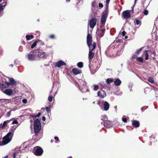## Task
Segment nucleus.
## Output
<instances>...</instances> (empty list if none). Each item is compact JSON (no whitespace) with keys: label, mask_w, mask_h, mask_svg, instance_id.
Returning a JSON list of instances; mask_svg holds the SVG:
<instances>
[{"label":"nucleus","mask_w":158,"mask_h":158,"mask_svg":"<svg viewBox=\"0 0 158 158\" xmlns=\"http://www.w3.org/2000/svg\"><path fill=\"white\" fill-rule=\"evenodd\" d=\"M110 0H106V9L103 12L101 19V23H105L108 14V5Z\"/></svg>","instance_id":"nucleus-1"},{"label":"nucleus","mask_w":158,"mask_h":158,"mask_svg":"<svg viewBox=\"0 0 158 158\" xmlns=\"http://www.w3.org/2000/svg\"><path fill=\"white\" fill-rule=\"evenodd\" d=\"M34 132L37 135L41 129V123L39 119H37L34 121Z\"/></svg>","instance_id":"nucleus-2"},{"label":"nucleus","mask_w":158,"mask_h":158,"mask_svg":"<svg viewBox=\"0 0 158 158\" xmlns=\"http://www.w3.org/2000/svg\"><path fill=\"white\" fill-rule=\"evenodd\" d=\"M96 47V44L94 42L93 44L92 48H89V53L88 59L89 62L90 63L94 56V53L93 52V50Z\"/></svg>","instance_id":"nucleus-3"},{"label":"nucleus","mask_w":158,"mask_h":158,"mask_svg":"<svg viewBox=\"0 0 158 158\" xmlns=\"http://www.w3.org/2000/svg\"><path fill=\"white\" fill-rule=\"evenodd\" d=\"M37 50H35L30 52L29 53H27L26 55V57L28 60L31 61L34 60L35 59Z\"/></svg>","instance_id":"nucleus-4"},{"label":"nucleus","mask_w":158,"mask_h":158,"mask_svg":"<svg viewBox=\"0 0 158 158\" xmlns=\"http://www.w3.org/2000/svg\"><path fill=\"white\" fill-rule=\"evenodd\" d=\"M43 152L42 148L40 146L35 147L34 148L33 153L36 156H41L43 154Z\"/></svg>","instance_id":"nucleus-5"},{"label":"nucleus","mask_w":158,"mask_h":158,"mask_svg":"<svg viewBox=\"0 0 158 158\" xmlns=\"http://www.w3.org/2000/svg\"><path fill=\"white\" fill-rule=\"evenodd\" d=\"M36 50H37V51L35 59L39 60L42 58H43L44 59L46 58L47 56L46 55L45 52H40L39 49H36Z\"/></svg>","instance_id":"nucleus-6"},{"label":"nucleus","mask_w":158,"mask_h":158,"mask_svg":"<svg viewBox=\"0 0 158 158\" xmlns=\"http://www.w3.org/2000/svg\"><path fill=\"white\" fill-rule=\"evenodd\" d=\"M92 37L91 35L88 34L87 36V44L89 48H92L91 46L92 44Z\"/></svg>","instance_id":"nucleus-7"},{"label":"nucleus","mask_w":158,"mask_h":158,"mask_svg":"<svg viewBox=\"0 0 158 158\" xmlns=\"http://www.w3.org/2000/svg\"><path fill=\"white\" fill-rule=\"evenodd\" d=\"M122 16L124 19H128L131 17V14L129 10H126L124 11L122 14Z\"/></svg>","instance_id":"nucleus-8"},{"label":"nucleus","mask_w":158,"mask_h":158,"mask_svg":"<svg viewBox=\"0 0 158 158\" xmlns=\"http://www.w3.org/2000/svg\"><path fill=\"white\" fill-rule=\"evenodd\" d=\"M97 19L95 18H92L89 20V24L90 27L91 28H93L95 26L97 23Z\"/></svg>","instance_id":"nucleus-9"},{"label":"nucleus","mask_w":158,"mask_h":158,"mask_svg":"<svg viewBox=\"0 0 158 158\" xmlns=\"http://www.w3.org/2000/svg\"><path fill=\"white\" fill-rule=\"evenodd\" d=\"M98 96L100 98H102L105 97L106 94V93L103 90H101V91H99L97 93Z\"/></svg>","instance_id":"nucleus-10"},{"label":"nucleus","mask_w":158,"mask_h":158,"mask_svg":"<svg viewBox=\"0 0 158 158\" xmlns=\"http://www.w3.org/2000/svg\"><path fill=\"white\" fill-rule=\"evenodd\" d=\"M66 63L62 60H60L57 62L55 65V66L60 68L61 66L62 65H65Z\"/></svg>","instance_id":"nucleus-11"},{"label":"nucleus","mask_w":158,"mask_h":158,"mask_svg":"<svg viewBox=\"0 0 158 158\" xmlns=\"http://www.w3.org/2000/svg\"><path fill=\"white\" fill-rule=\"evenodd\" d=\"M131 122H132V126L134 127L137 128L139 126L140 123L138 121L133 120L131 121Z\"/></svg>","instance_id":"nucleus-12"},{"label":"nucleus","mask_w":158,"mask_h":158,"mask_svg":"<svg viewBox=\"0 0 158 158\" xmlns=\"http://www.w3.org/2000/svg\"><path fill=\"white\" fill-rule=\"evenodd\" d=\"M3 142L4 144H6L9 143L11 140V139L6 136H4L3 138Z\"/></svg>","instance_id":"nucleus-13"},{"label":"nucleus","mask_w":158,"mask_h":158,"mask_svg":"<svg viewBox=\"0 0 158 158\" xmlns=\"http://www.w3.org/2000/svg\"><path fill=\"white\" fill-rule=\"evenodd\" d=\"M103 125L104 126L107 128H110L111 126L110 121L106 119L105 120V122L104 123Z\"/></svg>","instance_id":"nucleus-14"},{"label":"nucleus","mask_w":158,"mask_h":158,"mask_svg":"<svg viewBox=\"0 0 158 158\" xmlns=\"http://www.w3.org/2000/svg\"><path fill=\"white\" fill-rule=\"evenodd\" d=\"M4 92L8 95H10L13 93V91L11 89H6Z\"/></svg>","instance_id":"nucleus-15"},{"label":"nucleus","mask_w":158,"mask_h":158,"mask_svg":"<svg viewBox=\"0 0 158 158\" xmlns=\"http://www.w3.org/2000/svg\"><path fill=\"white\" fill-rule=\"evenodd\" d=\"M103 106L104 110L107 111L109 108L110 105L106 101L104 104Z\"/></svg>","instance_id":"nucleus-16"},{"label":"nucleus","mask_w":158,"mask_h":158,"mask_svg":"<svg viewBox=\"0 0 158 158\" xmlns=\"http://www.w3.org/2000/svg\"><path fill=\"white\" fill-rule=\"evenodd\" d=\"M72 72L75 75H77L81 73V71L80 69H78L76 68H73L72 69Z\"/></svg>","instance_id":"nucleus-17"},{"label":"nucleus","mask_w":158,"mask_h":158,"mask_svg":"<svg viewBox=\"0 0 158 158\" xmlns=\"http://www.w3.org/2000/svg\"><path fill=\"white\" fill-rule=\"evenodd\" d=\"M121 82L119 79H117L114 81V84L115 86H119L121 85Z\"/></svg>","instance_id":"nucleus-18"},{"label":"nucleus","mask_w":158,"mask_h":158,"mask_svg":"<svg viewBox=\"0 0 158 158\" xmlns=\"http://www.w3.org/2000/svg\"><path fill=\"white\" fill-rule=\"evenodd\" d=\"M10 83L11 85H15L16 83L15 80L13 78H9Z\"/></svg>","instance_id":"nucleus-19"},{"label":"nucleus","mask_w":158,"mask_h":158,"mask_svg":"<svg viewBox=\"0 0 158 158\" xmlns=\"http://www.w3.org/2000/svg\"><path fill=\"white\" fill-rule=\"evenodd\" d=\"M106 119H108L107 118V117L106 115H102L101 117V120L102 121V122L101 123L102 124H104V123L105 122V120H106Z\"/></svg>","instance_id":"nucleus-20"},{"label":"nucleus","mask_w":158,"mask_h":158,"mask_svg":"<svg viewBox=\"0 0 158 158\" xmlns=\"http://www.w3.org/2000/svg\"><path fill=\"white\" fill-rule=\"evenodd\" d=\"M134 23L135 25H141V21L138 19H136L134 21Z\"/></svg>","instance_id":"nucleus-21"},{"label":"nucleus","mask_w":158,"mask_h":158,"mask_svg":"<svg viewBox=\"0 0 158 158\" xmlns=\"http://www.w3.org/2000/svg\"><path fill=\"white\" fill-rule=\"evenodd\" d=\"M34 36L33 35H27L26 36V38L27 40H29L31 39H32L34 38Z\"/></svg>","instance_id":"nucleus-22"},{"label":"nucleus","mask_w":158,"mask_h":158,"mask_svg":"<svg viewBox=\"0 0 158 158\" xmlns=\"http://www.w3.org/2000/svg\"><path fill=\"white\" fill-rule=\"evenodd\" d=\"M40 40H35L34 43L31 45V48H33L35 47L36 45H37V44L39 41H40Z\"/></svg>","instance_id":"nucleus-23"},{"label":"nucleus","mask_w":158,"mask_h":158,"mask_svg":"<svg viewBox=\"0 0 158 158\" xmlns=\"http://www.w3.org/2000/svg\"><path fill=\"white\" fill-rule=\"evenodd\" d=\"M6 88V86L5 84L4 81H2V82L0 83V88L2 89Z\"/></svg>","instance_id":"nucleus-24"},{"label":"nucleus","mask_w":158,"mask_h":158,"mask_svg":"<svg viewBox=\"0 0 158 158\" xmlns=\"http://www.w3.org/2000/svg\"><path fill=\"white\" fill-rule=\"evenodd\" d=\"M114 81V79L112 78L111 79L107 78L106 80V83L108 84H110Z\"/></svg>","instance_id":"nucleus-25"},{"label":"nucleus","mask_w":158,"mask_h":158,"mask_svg":"<svg viewBox=\"0 0 158 158\" xmlns=\"http://www.w3.org/2000/svg\"><path fill=\"white\" fill-rule=\"evenodd\" d=\"M77 65L79 68H81L83 66V63L81 62H79L77 63Z\"/></svg>","instance_id":"nucleus-26"},{"label":"nucleus","mask_w":158,"mask_h":158,"mask_svg":"<svg viewBox=\"0 0 158 158\" xmlns=\"http://www.w3.org/2000/svg\"><path fill=\"white\" fill-rule=\"evenodd\" d=\"M148 81L149 82L151 83H155V81L153 78L151 77H148Z\"/></svg>","instance_id":"nucleus-27"},{"label":"nucleus","mask_w":158,"mask_h":158,"mask_svg":"<svg viewBox=\"0 0 158 158\" xmlns=\"http://www.w3.org/2000/svg\"><path fill=\"white\" fill-rule=\"evenodd\" d=\"M143 59L142 57H137L136 60L139 62L142 63L143 62Z\"/></svg>","instance_id":"nucleus-28"},{"label":"nucleus","mask_w":158,"mask_h":158,"mask_svg":"<svg viewBox=\"0 0 158 158\" xmlns=\"http://www.w3.org/2000/svg\"><path fill=\"white\" fill-rule=\"evenodd\" d=\"M148 50H146L144 51L145 55L146 56L145 58V59L146 60H148V57L149 56V55L148 53Z\"/></svg>","instance_id":"nucleus-29"},{"label":"nucleus","mask_w":158,"mask_h":158,"mask_svg":"<svg viewBox=\"0 0 158 158\" xmlns=\"http://www.w3.org/2000/svg\"><path fill=\"white\" fill-rule=\"evenodd\" d=\"M123 42V40L120 39H118L115 40L114 42L113 43H122Z\"/></svg>","instance_id":"nucleus-30"},{"label":"nucleus","mask_w":158,"mask_h":158,"mask_svg":"<svg viewBox=\"0 0 158 158\" xmlns=\"http://www.w3.org/2000/svg\"><path fill=\"white\" fill-rule=\"evenodd\" d=\"M7 123H6V121H4L3 123L2 126H1V128L2 129H4L5 127L6 126Z\"/></svg>","instance_id":"nucleus-31"},{"label":"nucleus","mask_w":158,"mask_h":158,"mask_svg":"<svg viewBox=\"0 0 158 158\" xmlns=\"http://www.w3.org/2000/svg\"><path fill=\"white\" fill-rule=\"evenodd\" d=\"M5 84V85L6 86V88H7L9 87V85H10V82H7V81H5L4 82Z\"/></svg>","instance_id":"nucleus-32"},{"label":"nucleus","mask_w":158,"mask_h":158,"mask_svg":"<svg viewBox=\"0 0 158 158\" xmlns=\"http://www.w3.org/2000/svg\"><path fill=\"white\" fill-rule=\"evenodd\" d=\"M53 97L52 95H50L48 98V100L50 102H52L53 99Z\"/></svg>","instance_id":"nucleus-33"},{"label":"nucleus","mask_w":158,"mask_h":158,"mask_svg":"<svg viewBox=\"0 0 158 158\" xmlns=\"http://www.w3.org/2000/svg\"><path fill=\"white\" fill-rule=\"evenodd\" d=\"M41 114V113L40 112L38 113V114L36 115H33L32 116V117H35L36 118L37 117H39Z\"/></svg>","instance_id":"nucleus-34"},{"label":"nucleus","mask_w":158,"mask_h":158,"mask_svg":"<svg viewBox=\"0 0 158 158\" xmlns=\"http://www.w3.org/2000/svg\"><path fill=\"white\" fill-rule=\"evenodd\" d=\"M99 88V86L97 85H94V90L95 91H97Z\"/></svg>","instance_id":"nucleus-35"},{"label":"nucleus","mask_w":158,"mask_h":158,"mask_svg":"<svg viewBox=\"0 0 158 158\" xmlns=\"http://www.w3.org/2000/svg\"><path fill=\"white\" fill-rule=\"evenodd\" d=\"M50 106L46 107V110L48 113H49L50 111L51 110L50 109Z\"/></svg>","instance_id":"nucleus-36"},{"label":"nucleus","mask_w":158,"mask_h":158,"mask_svg":"<svg viewBox=\"0 0 158 158\" xmlns=\"http://www.w3.org/2000/svg\"><path fill=\"white\" fill-rule=\"evenodd\" d=\"M11 110H10V111L8 112L6 114V116L7 117H9L11 114Z\"/></svg>","instance_id":"nucleus-37"},{"label":"nucleus","mask_w":158,"mask_h":158,"mask_svg":"<svg viewBox=\"0 0 158 158\" xmlns=\"http://www.w3.org/2000/svg\"><path fill=\"white\" fill-rule=\"evenodd\" d=\"M13 135V133H12V132H8L6 135L5 136H6V137H7V136L8 137H9L11 135Z\"/></svg>","instance_id":"nucleus-38"},{"label":"nucleus","mask_w":158,"mask_h":158,"mask_svg":"<svg viewBox=\"0 0 158 158\" xmlns=\"http://www.w3.org/2000/svg\"><path fill=\"white\" fill-rule=\"evenodd\" d=\"M142 48H141L139 49V50H137L136 51V53L138 55L139 54L140 52L142 50Z\"/></svg>","instance_id":"nucleus-39"},{"label":"nucleus","mask_w":158,"mask_h":158,"mask_svg":"<svg viewBox=\"0 0 158 158\" xmlns=\"http://www.w3.org/2000/svg\"><path fill=\"white\" fill-rule=\"evenodd\" d=\"M143 14L145 15H147L148 14V10H146L143 11Z\"/></svg>","instance_id":"nucleus-40"},{"label":"nucleus","mask_w":158,"mask_h":158,"mask_svg":"<svg viewBox=\"0 0 158 158\" xmlns=\"http://www.w3.org/2000/svg\"><path fill=\"white\" fill-rule=\"evenodd\" d=\"M49 38L50 39H54L55 38V35H54L52 34L49 35Z\"/></svg>","instance_id":"nucleus-41"},{"label":"nucleus","mask_w":158,"mask_h":158,"mask_svg":"<svg viewBox=\"0 0 158 158\" xmlns=\"http://www.w3.org/2000/svg\"><path fill=\"white\" fill-rule=\"evenodd\" d=\"M18 123V121L16 119L14 120L12 123V124H17Z\"/></svg>","instance_id":"nucleus-42"},{"label":"nucleus","mask_w":158,"mask_h":158,"mask_svg":"<svg viewBox=\"0 0 158 158\" xmlns=\"http://www.w3.org/2000/svg\"><path fill=\"white\" fill-rule=\"evenodd\" d=\"M6 2L5 1V2H4L1 3V4H2V7L4 8V7H5V6L6 5Z\"/></svg>","instance_id":"nucleus-43"},{"label":"nucleus","mask_w":158,"mask_h":158,"mask_svg":"<svg viewBox=\"0 0 158 158\" xmlns=\"http://www.w3.org/2000/svg\"><path fill=\"white\" fill-rule=\"evenodd\" d=\"M104 33L103 32H101L99 34V36L101 37H103L104 35Z\"/></svg>","instance_id":"nucleus-44"},{"label":"nucleus","mask_w":158,"mask_h":158,"mask_svg":"<svg viewBox=\"0 0 158 158\" xmlns=\"http://www.w3.org/2000/svg\"><path fill=\"white\" fill-rule=\"evenodd\" d=\"M122 120L124 123H126L127 121V119L126 118H122Z\"/></svg>","instance_id":"nucleus-45"},{"label":"nucleus","mask_w":158,"mask_h":158,"mask_svg":"<svg viewBox=\"0 0 158 158\" xmlns=\"http://www.w3.org/2000/svg\"><path fill=\"white\" fill-rule=\"evenodd\" d=\"M2 4H0V12H1V11H2L4 9V7H2Z\"/></svg>","instance_id":"nucleus-46"},{"label":"nucleus","mask_w":158,"mask_h":158,"mask_svg":"<svg viewBox=\"0 0 158 158\" xmlns=\"http://www.w3.org/2000/svg\"><path fill=\"white\" fill-rule=\"evenodd\" d=\"M137 55H136L134 54L132 56V59H134L136 58H137Z\"/></svg>","instance_id":"nucleus-47"},{"label":"nucleus","mask_w":158,"mask_h":158,"mask_svg":"<svg viewBox=\"0 0 158 158\" xmlns=\"http://www.w3.org/2000/svg\"><path fill=\"white\" fill-rule=\"evenodd\" d=\"M105 23H101V25L100 26V28H102L103 27H104L105 26Z\"/></svg>","instance_id":"nucleus-48"},{"label":"nucleus","mask_w":158,"mask_h":158,"mask_svg":"<svg viewBox=\"0 0 158 158\" xmlns=\"http://www.w3.org/2000/svg\"><path fill=\"white\" fill-rule=\"evenodd\" d=\"M15 130L13 128L11 127V128L10 129V132H11L12 133V132H14Z\"/></svg>","instance_id":"nucleus-49"},{"label":"nucleus","mask_w":158,"mask_h":158,"mask_svg":"<svg viewBox=\"0 0 158 158\" xmlns=\"http://www.w3.org/2000/svg\"><path fill=\"white\" fill-rule=\"evenodd\" d=\"M126 33V32L125 31H123L122 32V35H123V36H124L125 35Z\"/></svg>","instance_id":"nucleus-50"},{"label":"nucleus","mask_w":158,"mask_h":158,"mask_svg":"<svg viewBox=\"0 0 158 158\" xmlns=\"http://www.w3.org/2000/svg\"><path fill=\"white\" fill-rule=\"evenodd\" d=\"M98 6L100 7H103V5L102 3H99Z\"/></svg>","instance_id":"nucleus-51"},{"label":"nucleus","mask_w":158,"mask_h":158,"mask_svg":"<svg viewBox=\"0 0 158 158\" xmlns=\"http://www.w3.org/2000/svg\"><path fill=\"white\" fill-rule=\"evenodd\" d=\"M22 101L23 103H26L27 102V100L25 99H24Z\"/></svg>","instance_id":"nucleus-52"},{"label":"nucleus","mask_w":158,"mask_h":158,"mask_svg":"<svg viewBox=\"0 0 158 158\" xmlns=\"http://www.w3.org/2000/svg\"><path fill=\"white\" fill-rule=\"evenodd\" d=\"M42 120L44 121H45L46 120V118L45 116H43L42 118Z\"/></svg>","instance_id":"nucleus-53"},{"label":"nucleus","mask_w":158,"mask_h":158,"mask_svg":"<svg viewBox=\"0 0 158 158\" xmlns=\"http://www.w3.org/2000/svg\"><path fill=\"white\" fill-rule=\"evenodd\" d=\"M13 118H12L10 120H7L5 121H6V123L7 124L8 123H9L11 121Z\"/></svg>","instance_id":"nucleus-54"},{"label":"nucleus","mask_w":158,"mask_h":158,"mask_svg":"<svg viewBox=\"0 0 158 158\" xmlns=\"http://www.w3.org/2000/svg\"><path fill=\"white\" fill-rule=\"evenodd\" d=\"M16 152H14L13 154V158H15L16 156Z\"/></svg>","instance_id":"nucleus-55"},{"label":"nucleus","mask_w":158,"mask_h":158,"mask_svg":"<svg viewBox=\"0 0 158 158\" xmlns=\"http://www.w3.org/2000/svg\"><path fill=\"white\" fill-rule=\"evenodd\" d=\"M54 139L56 140V141H58L59 140V138L57 137H54Z\"/></svg>","instance_id":"nucleus-56"},{"label":"nucleus","mask_w":158,"mask_h":158,"mask_svg":"<svg viewBox=\"0 0 158 158\" xmlns=\"http://www.w3.org/2000/svg\"><path fill=\"white\" fill-rule=\"evenodd\" d=\"M101 32H102L105 33V28H103V29H101Z\"/></svg>","instance_id":"nucleus-57"},{"label":"nucleus","mask_w":158,"mask_h":158,"mask_svg":"<svg viewBox=\"0 0 158 158\" xmlns=\"http://www.w3.org/2000/svg\"><path fill=\"white\" fill-rule=\"evenodd\" d=\"M4 144L3 143V141L2 142L0 141V145H4Z\"/></svg>","instance_id":"nucleus-58"},{"label":"nucleus","mask_w":158,"mask_h":158,"mask_svg":"<svg viewBox=\"0 0 158 158\" xmlns=\"http://www.w3.org/2000/svg\"><path fill=\"white\" fill-rule=\"evenodd\" d=\"M12 127V128H13L14 129H15H15L16 128V127L15 126H14Z\"/></svg>","instance_id":"nucleus-59"},{"label":"nucleus","mask_w":158,"mask_h":158,"mask_svg":"<svg viewBox=\"0 0 158 158\" xmlns=\"http://www.w3.org/2000/svg\"><path fill=\"white\" fill-rule=\"evenodd\" d=\"M91 65V64H89V68L90 70L91 69V66H90Z\"/></svg>","instance_id":"nucleus-60"},{"label":"nucleus","mask_w":158,"mask_h":158,"mask_svg":"<svg viewBox=\"0 0 158 158\" xmlns=\"http://www.w3.org/2000/svg\"><path fill=\"white\" fill-rule=\"evenodd\" d=\"M8 156H5L4 157H3L2 158H8Z\"/></svg>","instance_id":"nucleus-61"},{"label":"nucleus","mask_w":158,"mask_h":158,"mask_svg":"<svg viewBox=\"0 0 158 158\" xmlns=\"http://www.w3.org/2000/svg\"><path fill=\"white\" fill-rule=\"evenodd\" d=\"M137 0H135V5L136 4V1H137Z\"/></svg>","instance_id":"nucleus-62"},{"label":"nucleus","mask_w":158,"mask_h":158,"mask_svg":"<svg viewBox=\"0 0 158 158\" xmlns=\"http://www.w3.org/2000/svg\"><path fill=\"white\" fill-rule=\"evenodd\" d=\"M70 0H66V2H70Z\"/></svg>","instance_id":"nucleus-63"},{"label":"nucleus","mask_w":158,"mask_h":158,"mask_svg":"<svg viewBox=\"0 0 158 158\" xmlns=\"http://www.w3.org/2000/svg\"><path fill=\"white\" fill-rule=\"evenodd\" d=\"M53 141V139H51V142L52 143V142Z\"/></svg>","instance_id":"nucleus-64"}]
</instances>
